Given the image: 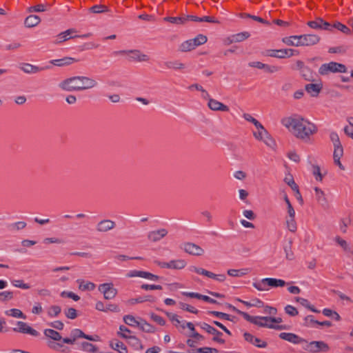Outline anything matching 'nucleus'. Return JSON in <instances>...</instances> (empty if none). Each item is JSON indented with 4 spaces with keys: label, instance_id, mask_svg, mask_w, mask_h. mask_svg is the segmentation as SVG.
<instances>
[{
    "label": "nucleus",
    "instance_id": "nucleus-23",
    "mask_svg": "<svg viewBox=\"0 0 353 353\" xmlns=\"http://www.w3.org/2000/svg\"><path fill=\"white\" fill-rule=\"evenodd\" d=\"M334 241L341 247L343 251L346 253L353 255V245L347 243L345 239L339 236L334 238Z\"/></svg>",
    "mask_w": 353,
    "mask_h": 353
},
{
    "label": "nucleus",
    "instance_id": "nucleus-40",
    "mask_svg": "<svg viewBox=\"0 0 353 353\" xmlns=\"http://www.w3.org/2000/svg\"><path fill=\"white\" fill-rule=\"evenodd\" d=\"M194 48L195 47L192 39L183 42L179 46V50L181 52H188Z\"/></svg>",
    "mask_w": 353,
    "mask_h": 353
},
{
    "label": "nucleus",
    "instance_id": "nucleus-21",
    "mask_svg": "<svg viewBox=\"0 0 353 353\" xmlns=\"http://www.w3.org/2000/svg\"><path fill=\"white\" fill-rule=\"evenodd\" d=\"M77 60L73 57H65L59 59H53L50 61V63L58 67H64L70 65L74 62H77Z\"/></svg>",
    "mask_w": 353,
    "mask_h": 353
},
{
    "label": "nucleus",
    "instance_id": "nucleus-29",
    "mask_svg": "<svg viewBox=\"0 0 353 353\" xmlns=\"http://www.w3.org/2000/svg\"><path fill=\"white\" fill-rule=\"evenodd\" d=\"M20 68L27 74H35L42 70V68L30 63H23Z\"/></svg>",
    "mask_w": 353,
    "mask_h": 353
},
{
    "label": "nucleus",
    "instance_id": "nucleus-1",
    "mask_svg": "<svg viewBox=\"0 0 353 353\" xmlns=\"http://www.w3.org/2000/svg\"><path fill=\"white\" fill-rule=\"evenodd\" d=\"M281 124L296 139L307 142L318 131L317 126L301 115L293 114L281 119Z\"/></svg>",
    "mask_w": 353,
    "mask_h": 353
},
{
    "label": "nucleus",
    "instance_id": "nucleus-19",
    "mask_svg": "<svg viewBox=\"0 0 353 353\" xmlns=\"http://www.w3.org/2000/svg\"><path fill=\"white\" fill-rule=\"evenodd\" d=\"M243 336L246 341L258 347L263 348L267 346V343L265 341L261 340L259 338L255 337L248 332H245Z\"/></svg>",
    "mask_w": 353,
    "mask_h": 353
},
{
    "label": "nucleus",
    "instance_id": "nucleus-59",
    "mask_svg": "<svg viewBox=\"0 0 353 353\" xmlns=\"http://www.w3.org/2000/svg\"><path fill=\"white\" fill-rule=\"evenodd\" d=\"M179 306H180V307L182 310L188 311V312H192L193 314H197L198 313V310L196 309H195L194 307L190 306V305H188L186 303L181 302V303H179Z\"/></svg>",
    "mask_w": 353,
    "mask_h": 353
},
{
    "label": "nucleus",
    "instance_id": "nucleus-7",
    "mask_svg": "<svg viewBox=\"0 0 353 353\" xmlns=\"http://www.w3.org/2000/svg\"><path fill=\"white\" fill-rule=\"evenodd\" d=\"M80 338L85 339L89 341H97L90 335H87L80 329H73L70 334V337H65L63 339V342L66 344L72 345L75 341Z\"/></svg>",
    "mask_w": 353,
    "mask_h": 353
},
{
    "label": "nucleus",
    "instance_id": "nucleus-41",
    "mask_svg": "<svg viewBox=\"0 0 353 353\" xmlns=\"http://www.w3.org/2000/svg\"><path fill=\"white\" fill-rule=\"evenodd\" d=\"M6 314L14 318H21L25 319L26 316L19 309H10L5 312Z\"/></svg>",
    "mask_w": 353,
    "mask_h": 353
},
{
    "label": "nucleus",
    "instance_id": "nucleus-60",
    "mask_svg": "<svg viewBox=\"0 0 353 353\" xmlns=\"http://www.w3.org/2000/svg\"><path fill=\"white\" fill-rule=\"evenodd\" d=\"M61 296H62V297L67 296L68 298L72 299L75 301H77L80 299V297L78 295L75 294L74 293H73L72 292L63 291L61 293Z\"/></svg>",
    "mask_w": 353,
    "mask_h": 353
},
{
    "label": "nucleus",
    "instance_id": "nucleus-39",
    "mask_svg": "<svg viewBox=\"0 0 353 353\" xmlns=\"http://www.w3.org/2000/svg\"><path fill=\"white\" fill-rule=\"evenodd\" d=\"M81 347L83 351L89 353H95L98 350V348L94 345L89 342H82Z\"/></svg>",
    "mask_w": 353,
    "mask_h": 353
},
{
    "label": "nucleus",
    "instance_id": "nucleus-12",
    "mask_svg": "<svg viewBox=\"0 0 353 353\" xmlns=\"http://www.w3.org/2000/svg\"><path fill=\"white\" fill-rule=\"evenodd\" d=\"M157 263L161 268L174 270H181L185 267L186 262L182 259L172 260L168 263L157 261Z\"/></svg>",
    "mask_w": 353,
    "mask_h": 353
},
{
    "label": "nucleus",
    "instance_id": "nucleus-61",
    "mask_svg": "<svg viewBox=\"0 0 353 353\" xmlns=\"http://www.w3.org/2000/svg\"><path fill=\"white\" fill-rule=\"evenodd\" d=\"M168 67L175 70H183L185 68V65L179 61H174L170 63Z\"/></svg>",
    "mask_w": 353,
    "mask_h": 353
},
{
    "label": "nucleus",
    "instance_id": "nucleus-9",
    "mask_svg": "<svg viewBox=\"0 0 353 353\" xmlns=\"http://www.w3.org/2000/svg\"><path fill=\"white\" fill-rule=\"evenodd\" d=\"M329 349L328 345L323 341H312L307 343L305 347V350L312 353L326 352Z\"/></svg>",
    "mask_w": 353,
    "mask_h": 353
},
{
    "label": "nucleus",
    "instance_id": "nucleus-17",
    "mask_svg": "<svg viewBox=\"0 0 353 353\" xmlns=\"http://www.w3.org/2000/svg\"><path fill=\"white\" fill-rule=\"evenodd\" d=\"M279 337L294 344L307 343L305 339L293 333L282 332L279 334Z\"/></svg>",
    "mask_w": 353,
    "mask_h": 353
},
{
    "label": "nucleus",
    "instance_id": "nucleus-4",
    "mask_svg": "<svg viewBox=\"0 0 353 353\" xmlns=\"http://www.w3.org/2000/svg\"><path fill=\"white\" fill-rule=\"evenodd\" d=\"M286 285L285 281L274 278H265L258 283H254L253 286L259 291H267L270 288L283 287Z\"/></svg>",
    "mask_w": 353,
    "mask_h": 353
},
{
    "label": "nucleus",
    "instance_id": "nucleus-10",
    "mask_svg": "<svg viewBox=\"0 0 353 353\" xmlns=\"http://www.w3.org/2000/svg\"><path fill=\"white\" fill-rule=\"evenodd\" d=\"M299 41L301 46H312L317 44L321 38L317 34H305L299 35Z\"/></svg>",
    "mask_w": 353,
    "mask_h": 353
},
{
    "label": "nucleus",
    "instance_id": "nucleus-52",
    "mask_svg": "<svg viewBox=\"0 0 353 353\" xmlns=\"http://www.w3.org/2000/svg\"><path fill=\"white\" fill-rule=\"evenodd\" d=\"M232 308L235 312H236L238 314L241 315L245 320H247L248 321H249L252 323H254V321L256 320V316H250L248 313L240 311L234 307H233Z\"/></svg>",
    "mask_w": 353,
    "mask_h": 353
},
{
    "label": "nucleus",
    "instance_id": "nucleus-22",
    "mask_svg": "<svg viewBox=\"0 0 353 353\" xmlns=\"http://www.w3.org/2000/svg\"><path fill=\"white\" fill-rule=\"evenodd\" d=\"M317 202L323 208L328 205V201L323 190L318 187L314 188Z\"/></svg>",
    "mask_w": 353,
    "mask_h": 353
},
{
    "label": "nucleus",
    "instance_id": "nucleus-47",
    "mask_svg": "<svg viewBox=\"0 0 353 353\" xmlns=\"http://www.w3.org/2000/svg\"><path fill=\"white\" fill-rule=\"evenodd\" d=\"M323 19L318 17L314 21H310L307 23V26L313 29H321L322 27Z\"/></svg>",
    "mask_w": 353,
    "mask_h": 353
},
{
    "label": "nucleus",
    "instance_id": "nucleus-51",
    "mask_svg": "<svg viewBox=\"0 0 353 353\" xmlns=\"http://www.w3.org/2000/svg\"><path fill=\"white\" fill-rule=\"evenodd\" d=\"M64 314L68 319H74L77 317V311L73 307L64 310Z\"/></svg>",
    "mask_w": 353,
    "mask_h": 353
},
{
    "label": "nucleus",
    "instance_id": "nucleus-26",
    "mask_svg": "<svg viewBox=\"0 0 353 353\" xmlns=\"http://www.w3.org/2000/svg\"><path fill=\"white\" fill-rule=\"evenodd\" d=\"M43 334L46 338L54 341H63V339L59 332L51 328L45 329Z\"/></svg>",
    "mask_w": 353,
    "mask_h": 353
},
{
    "label": "nucleus",
    "instance_id": "nucleus-56",
    "mask_svg": "<svg viewBox=\"0 0 353 353\" xmlns=\"http://www.w3.org/2000/svg\"><path fill=\"white\" fill-rule=\"evenodd\" d=\"M343 156V145L334 147L333 159H341Z\"/></svg>",
    "mask_w": 353,
    "mask_h": 353
},
{
    "label": "nucleus",
    "instance_id": "nucleus-33",
    "mask_svg": "<svg viewBox=\"0 0 353 353\" xmlns=\"http://www.w3.org/2000/svg\"><path fill=\"white\" fill-rule=\"evenodd\" d=\"M283 42H284L288 46H300V41L299 36H290L288 37H285L283 39Z\"/></svg>",
    "mask_w": 353,
    "mask_h": 353
},
{
    "label": "nucleus",
    "instance_id": "nucleus-48",
    "mask_svg": "<svg viewBox=\"0 0 353 353\" xmlns=\"http://www.w3.org/2000/svg\"><path fill=\"white\" fill-rule=\"evenodd\" d=\"M49 5L46 4V5H44V4H39V5H37L35 6H31V7H29L28 8V12H44L46 10V8Z\"/></svg>",
    "mask_w": 353,
    "mask_h": 353
},
{
    "label": "nucleus",
    "instance_id": "nucleus-57",
    "mask_svg": "<svg viewBox=\"0 0 353 353\" xmlns=\"http://www.w3.org/2000/svg\"><path fill=\"white\" fill-rule=\"evenodd\" d=\"M13 298V292L10 291H5L0 292V301H6L11 300Z\"/></svg>",
    "mask_w": 353,
    "mask_h": 353
},
{
    "label": "nucleus",
    "instance_id": "nucleus-18",
    "mask_svg": "<svg viewBox=\"0 0 353 353\" xmlns=\"http://www.w3.org/2000/svg\"><path fill=\"white\" fill-rule=\"evenodd\" d=\"M74 32H76V30L74 29H68L66 31L60 33L59 34L57 35V39L56 42L61 43V42L68 41L70 39L77 38V37H85L89 36V34H83V35H74V36L68 37V35H70Z\"/></svg>",
    "mask_w": 353,
    "mask_h": 353
},
{
    "label": "nucleus",
    "instance_id": "nucleus-35",
    "mask_svg": "<svg viewBox=\"0 0 353 353\" xmlns=\"http://www.w3.org/2000/svg\"><path fill=\"white\" fill-rule=\"evenodd\" d=\"M288 51L287 50H269L268 55L273 57L283 59L286 57Z\"/></svg>",
    "mask_w": 353,
    "mask_h": 353
},
{
    "label": "nucleus",
    "instance_id": "nucleus-27",
    "mask_svg": "<svg viewBox=\"0 0 353 353\" xmlns=\"http://www.w3.org/2000/svg\"><path fill=\"white\" fill-rule=\"evenodd\" d=\"M121 336L122 338L128 339L129 344L131 346H132L134 348H135L136 350H142L143 349V346L141 345L140 340L138 338H137L136 336L127 335L125 334H121Z\"/></svg>",
    "mask_w": 353,
    "mask_h": 353
},
{
    "label": "nucleus",
    "instance_id": "nucleus-49",
    "mask_svg": "<svg viewBox=\"0 0 353 353\" xmlns=\"http://www.w3.org/2000/svg\"><path fill=\"white\" fill-rule=\"evenodd\" d=\"M124 322L130 326H137V323H140V321H138L135 319V318L132 315H125L123 316Z\"/></svg>",
    "mask_w": 353,
    "mask_h": 353
},
{
    "label": "nucleus",
    "instance_id": "nucleus-45",
    "mask_svg": "<svg viewBox=\"0 0 353 353\" xmlns=\"http://www.w3.org/2000/svg\"><path fill=\"white\" fill-rule=\"evenodd\" d=\"M312 174L317 181L321 182L323 179V175L321 172V168L318 165H312Z\"/></svg>",
    "mask_w": 353,
    "mask_h": 353
},
{
    "label": "nucleus",
    "instance_id": "nucleus-50",
    "mask_svg": "<svg viewBox=\"0 0 353 353\" xmlns=\"http://www.w3.org/2000/svg\"><path fill=\"white\" fill-rule=\"evenodd\" d=\"M194 47L204 44L207 41V37L203 34H199L194 39H192Z\"/></svg>",
    "mask_w": 353,
    "mask_h": 353
},
{
    "label": "nucleus",
    "instance_id": "nucleus-24",
    "mask_svg": "<svg viewBox=\"0 0 353 353\" xmlns=\"http://www.w3.org/2000/svg\"><path fill=\"white\" fill-rule=\"evenodd\" d=\"M322 88L323 87L321 83H309L305 85V89L311 97H315L319 95Z\"/></svg>",
    "mask_w": 353,
    "mask_h": 353
},
{
    "label": "nucleus",
    "instance_id": "nucleus-16",
    "mask_svg": "<svg viewBox=\"0 0 353 353\" xmlns=\"http://www.w3.org/2000/svg\"><path fill=\"white\" fill-rule=\"evenodd\" d=\"M201 329L206 331L208 333L214 335L213 337V341H216L218 343H220L221 344H223L225 343V341L221 338L219 337V335H221V332H219L217 330L212 327L211 325H208L206 323H203L200 325Z\"/></svg>",
    "mask_w": 353,
    "mask_h": 353
},
{
    "label": "nucleus",
    "instance_id": "nucleus-42",
    "mask_svg": "<svg viewBox=\"0 0 353 353\" xmlns=\"http://www.w3.org/2000/svg\"><path fill=\"white\" fill-rule=\"evenodd\" d=\"M89 11L94 14H100V13L108 12V8L107 6L100 4V5H96V6L91 7L89 9Z\"/></svg>",
    "mask_w": 353,
    "mask_h": 353
},
{
    "label": "nucleus",
    "instance_id": "nucleus-31",
    "mask_svg": "<svg viewBox=\"0 0 353 353\" xmlns=\"http://www.w3.org/2000/svg\"><path fill=\"white\" fill-rule=\"evenodd\" d=\"M77 282L79 284V290H83V291H85V290L92 291V290H94V288L96 287L94 283L90 282V281L85 282L81 279H78L77 281Z\"/></svg>",
    "mask_w": 353,
    "mask_h": 353
},
{
    "label": "nucleus",
    "instance_id": "nucleus-15",
    "mask_svg": "<svg viewBox=\"0 0 353 353\" xmlns=\"http://www.w3.org/2000/svg\"><path fill=\"white\" fill-rule=\"evenodd\" d=\"M183 250L191 255L201 256L204 254V250L199 245L193 243H185L183 246Z\"/></svg>",
    "mask_w": 353,
    "mask_h": 353
},
{
    "label": "nucleus",
    "instance_id": "nucleus-14",
    "mask_svg": "<svg viewBox=\"0 0 353 353\" xmlns=\"http://www.w3.org/2000/svg\"><path fill=\"white\" fill-rule=\"evenodd\" d=\"M205 98L208 99V106L213 111H223L228 112L229 108L223 103L218 101L217 100L211 98L208 93H206Z\"/></svg>",
    "mask_w": 353,
    "mask_h": 353
},
{
    "label": "nucleus",
    "instance_id": "nucleus-62",
    "mask_svg": "<svg viewBox=\"0 0 353 353\" xmlns=\"http://www.w3.org/2000/svg\"><path fill=\"white\" fill-rule=\"evenodd\" d=\"M288 157L295 163H299L301 160L299 155L294 151H290L288 153Z\"/></svg>",
    "mask_w": 353,
    "mask_h": 353
},
{
    "label": "nucleus",
    "instance_id": "nucleus-3",
    "mask_svg": "<svg viewBox=\"0 0 353 353\" xmlns=\"http://www.w3.org/2000/svg\"><path fill=\"white\" fill-rule=\"evenodd\" d=\"M255 127L257 131L253 132L254 137L259 141H263L268 147L274 149L276 146L275 141L263 125L259 123L256 124Z\"/></svg>",
    "mask_w": 353,
    "mask_h": 353
},
{
    "label": "nucleus",
    "instance_id": "nucleus-6",
    "mask_svg": "<svg viewBox=\"0 0 353 353\" xmlns=\"http://www.w3.org/2000/svg\"><path fill=\"white\" fill-rule=\"evenodd\" d=\"M321 75H326L329 72H340L345 73L347 72V68L342 63L336 62H330L328 63L323 64L319 70Z\"/></svg>",
    "mask_w": 353,
    "mask_h": 353
},
{
    "label": "nucleus",
    "instance_id": "nucleus-20",
    "mask_svg": "<svg viewBox=\"0 0 353 353\" xmlns=\"http://www.w3.org/2000/svg\"><path fill=\"white\" fill-rule=\"evenodd\" d=\"M167 234V230L162 228L150 232L148 234V238L152 242H157L160 241L162 238L165 237Z\"/></svg>",
    "mask_w": 353,
    "mask_h": 353
},
{
    "label": "nucleus",
    "instance_id": "nucleus-30",
    "mask_svg": "<svg viewBox=\"0 0 353 353\" xmlns=\"http://www.w3.org/2000/svg\"><path fill=\"white\" fill-rule=\"evenodd\" d=\"M41 21V19L37 15H30L25 19V26L28 28H33L37 26Z\"/></svg>",
    "mask_w": 353,
    "mask_h": 353
},
{
    "label": "nucleus",
    "instance_id": "nucleus-46",
    "mask_svg": "<svg viewBox=\"0 0 353 353\" xmlns=\"http://www.w3.org/2000/svg\"><path fill=\"white\" fill-rule=\"evenodd\" d=\"M190 270L192 271V272H196L197 274L206 276L208 277L212 276V272H209L208 270H204L203 268H197L196 266H191V267H190Z\"/></svg>",
    "mask_w": 353,
    "mask_h": 353
},
{
    "label": "nucleus",
    "instance_id": "nucleus-2",
    "mask_svg": "<svg viewBox=\"0 0 353 353\" xmlns=\"http://www.w3.org/2000/svg\"><path fill=\"white\" fill-rule=\"evenodd\" d=\"M97 82L92 78L85 76H74L67 78L59 84V88L64 91H81L95 88Z\"/></svg>",
    "mask_w": 353,
    "mask_h": 353
},
{
    "label": "nucleus",
    "instance_id": "nucleus-37",
    "mask_svg": "<svg viewBox=\"0 0 353 353\" xmlns=\"http://www.w3.org/2000/svg\"><path fill=\"white\" fill-rule=\"evenodd\" d=\"M248 269H241V270H235L230 269L228 270V274L230 276L233 277H240L243 275H245L248 273Z\"/></svg>",
    "mask_w": 353,
    "mask_h": 353
},
{
    "label": "nucleus",
    "instance_id": "nucleus-32",
    "mask_svg": "<svg viewBox=\"0 0 353 353\" xmlns=\"http://www.w3.org/2000/svg\"><path fill=\"white\" fill-rule=\"evenodd\" d=\"M165 314L176 327L181 326L183 329H185V323L181 321L176 314L170 312H166Z\"/></svg>",
    "mask_w": 353,
    "mask_h": 353
},
{
    "label": "nucleus",
    "instance_id": "nucleus-54",
    "mask_svg": "<svg viewBox=\"0 0 353 353\" xmlns=\"http://www.w3.org/2000/svg\"><path fill=\"white\" fill-rule=\"evenodd\" d=\"M330 139L334 147L342 145L339 139V137L336 132H331L330 134Z\"/></svg>",
    "mask_w": 353,
    "mask_h": 353
},
{
    "label": "nucleus",
    "instance_id": "nucleus-25",
    "mask_svg": "<svg viewBox=\"0 0 353 353\" xmlns=\"http://www.w3.org/2000/svg\"><path fill=\"white\" fill-rule=\"evenodd\" d=\"M115 224L110 220H103L100 221L98 225L97 230L99 232H106L112 228H114Z\"/></svg>",
    "mask_w": 353,
    "mask_h": 353
},
{
    "label": "nucleus",
    "instance_id": "nucleus-8",
    "mask_svg": "<svg viewBox=\"0 0 353 353\" xmlns=\"http://www.w3.org/2000/svg\"><path fill=\"white\" fill-rule=\"evenodd\" d=\"M98 290L103 294V297L105 300L114 299L118 293L117 290L114 288L112 283L100 284L98 287Z\"/></svg>",
    "mask_w": 353,
    "mask_h": 353
},
{
    "label": "nucleus",
    "instance_id": "nucleus-53",
    "mask_svg": "<svg viewBox=\"0 0 353 353\" xmlns=\"http://www.w3.org/2000/svg\"><path fill=\"white\" fill-rule=\"evenodd\" d=\"M333 27L338 29L339 30H340L341 32H342L343 33H345L346 34H350V33H351L350 29L349 28H347L346 26H345L339 22H336L333 25Z\"/></svg>",
    "mask_w": 353,
    "mask_h": 353
},
{
    "label": "nucleus",
    "instance_id": "nucleus-36",
    "mask_svg": "<svg viewBox=\"0 0 353 353\" xmlns=\"http://www.w3.org/2000/svg\"><path fill=\"white\" fill-rule=\"evenodd\" d=\"M137 327L145 332L153 333L155 332V327L145 321H141L140 323H137Z\"/></svg>",
    "mask_w": 353,
    "mask_h": 353
},
{
    "label": "nucleus",
    "instance_id": "nucleus-64",
    "mask_svg": "<svg viewBox=\"0 0 353 353\" xmlns=\"http://www.w3.org/2000/svg\"><path fill=\"white\" fill-rule=\"evenodd\" d=\"M285 310L287 314L292 316H296L298 314L297 310L290 305H287L285 307Z\"/></svg>",
    "mask_w": 353,
    "mask_h": 353
},
{
    "label": "nucleus",
    "instance_id": "nucleus-43",
    "mask_svg": "<svg viewBox=\"0 0 353 353\" xmlns=\"http://www.w3.org/2000/svg\"><path fill=\"white\" fill-rule=\"evenodd\" d=\"M61 312V307L59 305H52L48 309V315L50 317H57Z\"/></svg>",
    "mask_w": 353,
    "mask_h": 353
},
{
    "label": "nucleus",
    "instance_id": "nucleus-34",
    "mask_svg": "<svg viewBox=\"0 0 353 353\" xmlns=\"http://www.w3.org/2000/svg\"><path fill=\"white\" fill-rule=\"evenodd\" d=\"M285 224L288 230L291 232H295L297 230V225L295 217H286Z\"/></svg>",
    "mask_w": 353,
    "mask_h": 353
},
{
    "label": "nucleus",
    "instance_id": "nucleus-28",
    "mask_svg": "<svg viewBox=\"0 0 353 353\" xmlns=\"http://www.w3.org/2000/svg\"><path fill=\"white\" fill-rule=\"evenodd\" d=\"M250 37V33L248 32H243L238 34H235L232 35L228 38L229 43H238L241 42L245 39H247Z\"/></svg>",
    "mask_w": 353,
    "mask_h": 353
},
{
    "label": "nucleus",
    "instance_id": "nucleus-63",
    "mask_svg": "<svg viewBox=\"0 0 353 353\" xmlns=\"http://www.w3.org/2000/svg\"><path fill=\"white\" fill-rule=\"evenodd\" d=\"M49 325L57 330H62L64 327V324L61 321H55L49 323Z\"/></svg>",
    "mask_w": 353,
    "mask_h": 353
},
{
    "label": "nucleus",
    "instance_id": "nucleus-58",
    "mask_svg": "<svg viewBox=\"0 0 353 353\" xmlns=\"http://www.w3.org/2000/svg\"><path fill=\"white\" fill-rule=\"evenodd\" d=\"M12 283L14 287L21 289L28 290L30 288L28 284L23 283L21 280H14L12 281Z\"/></svg>",
    "mask_w": 353,
    "mask_h": 353
},
{
    "label": "nucleus",
    "instance_id": "nucleus-5",
    "mask_svg": "<svg viewBox=\"0 0 353 353\" xmlns=\"http://www.w3.org/2000/svg\"><path fill=\"white\" fill-rule=\"evenodd\" d=\"M281 322H282V319L280 317L275 318L271 316H256V320L254 321L253 324L260 327H268L276 330H282L284 328L282 325H274L272 323H279Z\"/></svg>",
    "mask_w": 353,
    "mask_h": 353
},
{
    "label": "nucleus",
    "instance_id": "nucleus-11",
    "mask_svg": "<svg viewBox=\"0 0 353 353\" xmlns=\"http://www.w3.org/2000/svg\"><path fill=\"white\" fill-rule=\"evenodd\" d=\"M116 53L120 54H129L130 55L131 59L138 62L148 61L150 59L147 54L141 53L138 50H121L119 52H117Z\"/></svg>",
    "mask_w": 353,
    "mask_h": 353
},
{
    "label": "nucleus",
    "instance_id": "nucleus-38",
    "mask_svg": "<svg viewBox=\"0 0 353 353\" xmlns=\"http://www.w3.org/2000/svg\"><path fill=\"white\" fill-rule=\"evenodd\" d=\"M285 182L292 188L293 191L295 192L296 194L299 196L300 198H301V195L299 189V186L297 184L294 182L293 178L292 176L290 177H285Z\"/></svg>",
    "mask_w": 353,
    "mask_h": 353
},
{
    "label": "nucleus",
    "instance_id": "nucleus-44",
    "mask_svg": "<svg viewBox=\"0 0 353 353\" xmlns=\"http://www.w3.org/2000/svg\"><path fill=\"white\" fill-rule=\"evenodd\" d=\"M111 346L114 350L119 353H128L127 347L122 342L117 341L114 343H111Z\"/></svg>",
    "mask_w": 353,
    "mask_h": 353
},
{
    "label": "nucleus",
    "instance_id": "nucleus-55",
    "mask_svg": "<svg viewBox=\"0 0 353 353\" xmlns=\"http://www.w3.org/2000/svg\"><path fill=\"white\" fill-rule=\"evenodd\" d=\"M164 20L169 21L172 23L182 24L186 21V19L184 17H165Z\"/></svg>",
    "mask_w": 353,
    "mask_h": 353
},
{
    "label": "nucleus",
    "instance_id": "nucleus-13",
    "mask_svg": "<svg viewBox=\"0 0 353 353\" xmlns=\"http://www.w3.org/2000/svg\"><path fill=\"white\" fill-rule=\"evenodd\" d=\"M17 325V327L13 329L14 332L28 334L34 336H37L39 334L36 330L33 329L25 322L18 321Z\"/></svg>",
    "mask_w": 353,
    "mask_h": 353
}]
</instances>
